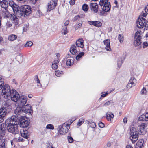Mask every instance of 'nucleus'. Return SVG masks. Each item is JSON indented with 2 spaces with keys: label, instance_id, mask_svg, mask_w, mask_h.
I'll list each match as a JSON object with an SVG mask.
<instances>
[{
  "label": "nucleus",
  "instance_id": "12",
  "mask_svg": "<svg viewBox=\"0 0 148 148\" xmlns=\"http://www.w3.org/2000/svg\"><path fill=\"white\" fill-rule=\"evenodd\" d=\"M22 119L20 121V127L22 128H25L29 126V122L27 121V118L25 116L21 118Z\"/></svg>",
  "mask_w": 148,
  "mask_h": 148
},
{
  "label": "nucleus",
  "instance_id": "24",
  "mask_svg": "<svg viewBox=\"0 0 148 148\" xmlns=\"http://www.w3.org/2000/svg\"><path fill=\"white\" fill-rule=\"evenodd\" d=\"M10 16L11 19L12 21L16 25L18 24V20L16 15L12 14H10Z\"/></svg>",
  "mask_w": 148,
  "mask_h": 148
},
{
  "label": "nucleus",
  "instance_id": "57",
  "mask_svg": "<svg viewBox=\"0 0 148 148\" xmlns=\"http://www.w3.org/2000/svg\"><path fill=\"white\" fill-rule=\"evenodd\" d=\"M5 116L1 115L0 116V123L3 122L4 120Z\"/></svg>",
  "mask_w": 148,
  "mask_h": 148
},
{
  "label": "nucleus",
  "instance_id": "26",
  "mask_svg": "<svg viewBox=\"0 0 148 148\" xmlns=\"http://www.w3.org/2000/svg\"><path fill=\"white\" fill-rule=\"evenodd\" d=\"M7 141L5 139L1 140L0 144V148H7Z\"/></svg>",
  "mask_w": 148,
  "mask_h": 148
},
{
  "label": "nucleus",
  "instance_id": "8",
  "mask_svg": "<svg viewBox=\"0 0 148 148\" xmlns=\"http://www.w3.org/2000/svg\"><path fill=\"white\" fill-rule=\"evenodd\" d=\"M58 0H51L47 5V12H49L51 10L53 9L56 6Z\"/></svg>",
  "mask_w": 148,
  "mask_h": 148
},
{
  "label": "nucleus",
  "instance_id": "39",
  "mask_svg": "<svg viewBox=\"0 0 148 148\" xmlns=\"http://www.w3.org/2000/svg\"><path fill=\"white\" fill-rule=\"evenodd\" d=\"M4 84V79L2 76L0 75V90L2 89Z\"/></svg>",
  "mask_w": 148,
  "mask_h": 148
},
{
  "label": "nucleus",
  "instance_id": "54",
  "mask_svg": "<svg viewBox=\"0 0 148 148\" xmlns=\"http://www.w3.org/2000/svg\"><path fill=\"white\" fill-rule=\"evenodd\" d=\"M148 46V44L147 42H144L143 43V47L144 48Z\"/></svg>",
  "mask_w": 148,
  "mask_h": 148
},
{
  "label": "nucleus",
  "instance_id": "60",
  "mask_svg": "<svg viewBox=\"0 0 148 148\" xmlns=\"http://www.w3.org/2000/svg\"><path fill=\"white\" fill-rule=\"evenodd\" d=\"M75 2V0H71L69 1V3L71 5H73L74 4Z\"/></svg>",
  "mask_w": 148,
  "mask_h": 148
},
{
  "label": "nucleus",
  "instance_id": "25",
  "mask_svg": "<svg viewBox=\"0 0 148 148\" xmlns=\"http://www.w3.org/2000/svg\"><path fill=\"white\" fill-rule=\"evenodd\" d=\"M4 125H0V136H3L6 133V129L4 127Z\"/></svg>",
  "mask_w": 148,
  "mask_h": 148
},
{
  "label": "nucleus",
  "instance_id": "48",
  "mask_svg": "<svg viewBox=\"0 0 148 148\" xmlns=\"http://www.w3.org/2000/svg\"><path fill=\"white\" fill-rule=\"evenodd\" d=\"M47 129L53 130L54 129L53 125L51 124H49L47 125L46 127Z\"/></svg>",
  "mask_w": 148,
  "mask_h": 148
},
{
  "label": "nucleus",
  "instance_id": "56",
  "mask_svg": "<svg viewBox=\"0 0 148 148\" xmlns=\"http://www.w3.org/2000/svg\"><path fill=\"white\" fill-rule=\"evenodd\" d=\"M68 141L70 143H71L73 142V139L72 137L70 136H68Z\"/></svg>",
  "mask_w": 148,
  "mask_h": 148
},
{
  "label": "nucleus",
  "instance_id": "6",
  "mask_svg": "<svg viewBox=\"0 0 148 148\" xmlns=\"http://www.w3.org/2000/svg\"><path fill=\"white\" fill-rule=\"evenodd\" d=\"M10 88V86L7 84L5 85L2 90V95L6 99H7L10 95L11 91Z\"/></svg>",
  "mask_w": 148,
  "mask_h": 148
},
{
  "label": "nucleus",
  "instance_id": "42",
  "mask_svg": "<svg viewBox=\"0 0 148 148\" xmlns=\"http://www.w3.org/2000/svg\"><path fill=\"white\" fill-rule=\"evenodd\" d=\"M89 126L92 128H95L96 127V124L94 122L90 123L89 121H87V122Z\"/></svg>",
  "mask_w": 148,
  "mask_h": 148
},
{
  "label": "nucleus",
  "instance_id": "13",
  "mask_svg": "<svg viewBox=\"0 0 148 148\" xmlns=\"http://www.w3.org/2000/svg\"><path fill=\"white\" fill-rule=\"evenodd\" d=\"M18 116H13L10 119H7L6 122L8 124L11 123V124L12 123H17V120H18Z\"/></svg>",
  "mask_w": 148,
  "mask_h": 148
},
{
  "label": "nucleus",
  "instance_id": "3",
  "mask_svg": "<svg viewBox=\"0 0 148 148\" xmlns=\"http://www.w3.org/2000/svg\"><path fill=\"white\" fill-rule=\"evenodd\" d=\"M147 16V14L144 12L140 15L138 21L136 23V25L139 28H143L146 23V20L145 18Z\"/></svg>",
  "mask_w": 148,
  "mask_h": 148
},
{
  "label": "nucleus",
  "instance_id": "55",
  "mask_svg": "<svg viewBox=\"0 0 148 148\" xmlns=\"http://www.w3.org/2000/svg\"><path fill=\"white\" fill-rule=\"evenodd\" d=\"M143 114L144 115L145 120L148 121V113H146Z\"/></svg>",
  "mask_w": 148,
  "mask_h": 148
},
{
  "label": "nucleus",
  "instance_id": "30",
  "mask_svg": "<svg viewBox=\"0 0 148 148\" xmlns=\"http://www.w3.org/2000/svg\"><path fill=\"white\" fill-rule=\"evenodd\" d=\"M7 109L4 107H2L0 109V116H5L7 112Z\"/></svg>",
  "mask_w": 148,
  "mask_h": 148
},
{
  "label": "nucleus",
  "instance_id": "10",
  "mask_svg": "<svg viewBox=\"0 0 148 148\" xmlns=\"http://www.w3.org/2000/svg\"><path fill=\"white\" fill-rule=\"evenodd\" d=\"M20 96L18 92L15 90L12 89L11 91V95L9 97H10L11 100L13 101L16 102Z\"/></svg>",
  "mask_w": 148,
  "mask_h": 148
},
{
  "label": "nucleus",
  "instance_id": "27",
  "mask_svg": "<svg viewBox=\"0 0 148 148\" xmlns=\"http://www.w3.org/2000/svg\"><path fill=\"white\" fill-rule=\"evenodd\" d=\"M0 4L2 8H6L8 6V2L6 0H0Z\"/></svg>",
  "mask_w": 148,
  "mask_h": 148
},
{
  "label": "nucleus",
  "instance_id": "61",
  "mask_svg": "<svg viewBox=\"0 0 148 148\" xmlns=\"http://www.w3.org/2000/svg\"><path fill=\"white\" fill-rule=\"evenodd\" d=\"M7 27H10L12 26V24L9 22H7L6 23Z\"/></svg>",
  "mask_w": 148,
  "mask_h": 148
},
{
  "label": "nucleus",
  "instance_id": "28",
  "mask_svg": "<svg viewBox=\"0 0 148 148\" xmlns=\"http://www.w3.org/2000/svg\"><path fill=\"white\" fill-rule=\"evenodd\" d=\"M144 143L143 140L142 139L139 140L136 144L135 148H143Z\"/></svg>",
  "mask_w": 148,
  "mask_h": 148
},
{
  "label": "nucleus",
  "instance_id": "31",
  "mask_svg": "<svg viewBox=\"0 0 148 148\" xmlns=\"http://www.w3.org/2000/svg\"><path fill=\"white\" fill-rule=\"evenodd\" d=\"M110 8V3H108L107 4H105L104 5L103 8V10L105 12H108L109 11Z\"/></svg>",
  "mask_w": 148,
  "mask_h": 148
},
{
  "label": "nucleus",
  "instance_id": "19",
  "mask_svg": "<svg viewBox=\"0 0 148 148\" xmlns=\"http://www.w3.org/2000/svg\"><path fill=\"white\" fill-rule=\"evenodd\" d=\"M104 43L106 46L105 49L107 51H111V49L110 48V40L109 39H106L104 40Z\"/></svg>",
  "mask_w": 148,
  "mask_h": 148
},
{
  "label": "nucleus",
  "instance_id": "58",
  "mask_svg": "<svg viewBox=\"0 0 148 148\" xmlns=\"http://www.w3.org/2000/svg\"><path fill=\"white\" fill-rule=\"evenodd\" d=\"M29 29V26L28 25H26L25 27H23V31L25 32L27 29Z\"/></svg>",
  "mask_w": 148,
  "mask_h": 148
},
{
  "label": "nucleus",
  "instance_id": "62",
  "mask_svg": "<svg viewBox=\"0 0 148 148\" xmlns=\"http://www.w3.org/2000/svg\"><path fill=\"white\" fill-rule=\"evenodd\" d=\"M69 21L68 20H67L65 22V23H64V27H67V26L69 25Z\"/></svg>",
  "mask_w": 148,
  "mask_h": 148
},
{
  "label": "nucleus",
  "instance_id": "50",
  "mask_svg": "<svg viewBox=\"0 0 148 148\" xmlns=\"http://www.w3.org/2000/svg\"><path fill=\"white\" fill-rule=\"evenodd\" d=\"M144 117V115H143H143H142L138 118V120L140 121L145 120V119Z\"/></svg>",
  "mask_w": 148,
  "mask_h": 148
},
{
  "label": "nucleus",
  "instance_id": "4",
  "mask_svg": "<svg viewBox=\"0 0 148 148\" xmlns=\"http://www.w3.org/2000/svg\"><path fill=\"white\" fill-rule=\"evenodd\" d=\"M7 129L9 132L14 134H18L19 132L17 123L11 124L9 123L7 125Z\"/></svg>",
  "mask_w": 148,
  "mask_h": 148
},
{
  "label": "nucleus",
  "instance_id": "5",
  "mask_svg": "<svg viewBox=\"0 0 148 148\" xmlns=\"http://www.w3.org/2000/svg\"><path fill=\"white\" fill-rule=\"evenodd\" d=\"M69 124L66 123H64L62 125H60L58 128V132L60 134L62 135L66 133L69 128Z\"/></svg>",
  "mask_w": 148,
  "mask_h": 148
},
{
  "label": "nucleus",
  "instance_id": "63",
  "mask_svg": "<svg viewBox=\"0 0 148 148\" xmlns=\"http://www.w3.org/2000/svg\"><path fill=\"white\" fill-rule=\"evenodd\" d=\"M123 122L124 124H126L127 121V119L126 117H125L123 120Z\"/></svg>",
  "mask_w": 148,
  "mask_h": 148
},
{
  "label": "nucleus",
  "instance_id": "53",
  "mask_svg": "<svg viewBox=\"0 0 148 148\" xmlns=\"http://www.w3.org/2000/svg\"><path fill=\"white\" fill-rule=\"evenodd\" d=\"M99 126L100 128H103L105 126L104 124L101 122H100L99 123Z\"/></svg>",
  "mask_w": 148,
  "mask_h": 148
},
{
  "label": "nucleus",
  "instance_id": "18",
  "mask_svg": "<svg viewBox=\"0 0 148 148\" xmlns=\"http://www.w3.org/2000/svg\"><path fill=\"white\" fill-rule=\"evenodd\" d=\"M88 23L91 25H92L97 27H100L102 25L101 23L99 21H90L88 22Z\"/></svg>",
  "mask_w": 148,
  "mask_h": 148
},
{
  "label": "nucleus",
  "instance_id": "47",
  "mask_svg": "<svg viewBox=\"0 0 148 148\" xmlns=\"http://www.w3.org/2000/svg\"><path fill=\"white\" fill-rule=\"evenodd\" d=\"M84 122V119L81 118L79 120L78 122L77 123V125L80 126Z\"/></svg>",
  "mask_w": 148,
  "mask_h": 148
},
{
  "label": "nucleus",
  "instance_id": "35",
  "mask_svg": "<svg viewBox=\"0 0 148 148\" xmlns=\"http://www.w3.org/2000/svg\"><path fill=\"white\" fill-rule=\"evenodd\" d=\"M17 38L16 35L12 34L8 36V40L11 41H13L15 40Z\"/></svg>",
  "mask_w": 148,
  "mask_h": 148
},
{
  "label": "nucleus",
  "instance_id": "59",
  "mask_svg": "<svg viewBox=\"0 0 148 148\" xmlns=\"http://www.w3.org/2000/svg\"><path fill=\"white\" fill-rule=\"evenodd\" d=\"M108 94V92H103L101 93V97H104L106 96V95H107Z\"/></svg>",
  "mask_w": 148,
  "mask_h": 148
},
{
  "label": "nucleus",
  "instance_id": "11",
  "mask_svg": "<svg viewBox=\"0 0 148 148\" xmlns=\"http://www.w3.org/2000/svg\"><path fill=\"white\" fill-rule=\"evenodd\" d=\"M15 114L17 115V116H19L18 118L19 119L24 117V111L22 107H19L16 108L14 111Z\"/></svg>",
  "mask_w": 148,
  "mask_h": 148
},
{
  "label": "nucleus",
  "instance_id": "52",
  "mask_svg": "<svg viewBox=\"0 0 148 148\" xmlns=\"http://www.w3.org/2000/svg\"><path fill=\"white\" fill-rule=\"evenodd\" d=\"M112 103V102L111 101H109L106 102L104 105L103 106H108L111 104Z\"/></svg>",
  "mask_w": 148,
  "mask_h": 148
},
{
  "label": "nucleus",
  "instance_id": "15",
  "mask_svg": "<svg viewBox=\"0 0 148 148\" xmlns=\"http://www.w3.org/2000/svg\"><path fill=\"white\" fill-rule=\"evenodd\" d=\"M22 108L24 111L25 113L31 114L32 112L31 106L29 104H27L25 106L22 107Z\"/></svg>",
  "mask_w": 148,
  "mask_h": 148
},
{
  "label": "nucleus",
  "instance_id": "36",
  "mask_svg": "<svg viewBox=\"0 0 148 148\" xmlns=\"http://www.w3.org/2000/svg\"><path fill=\"white\" fill-rule=\"evenodd\" d=\"M82 21H80L79 23H77L75 25V30H78L79 29L81 28L82 26Z\"/></svg>",
  "mask_w": 148,
  "mask_h": 148
},
{
  "label": "nucleus",
  "instance_id": "32",
  "mask_svg": "<svg viewBox=\"0 0 148 148\" xmlns=\"http://www.w3.org/2000/svg\"><path fill=\"white\" fill-rule=\"evenodd\" d=\"M137 83V81L136 78L134 77H131L130 79V84L131 85V86L130 88L132 86H135Z\"/></svg>",
  "mask_w": 148,
  "mask_h": 148
},
{
  "label": "nucleus",
  "instance_id": "9",
  "mask_svg": "<svg viewBox=\"0 0 148 148\" xmlns=\"http://www.w3.org/2000/svg\"><path fill=\"white\" fill-rule=\"evenodd\" d=\"M8 4H9V6L12 8L14 14L16 15L19 16V15L18 14H19V12H20L19 11V6L12 1H9Z\"/></svg>",
  "mask_w": 148,
  "mask_h": 148
},
{
  "label": "nucleus",
  "instance_id": "7",
  "mask_svg": "<svg viewBox=\"0 0 148 148\" xmlns=\"http://www.w3.org/2000/svg\"><path fill=\"white\" fill-rule=\"evenodd\" d=\"M27 100V96L25 95L20 96L16 102L19 107H22L26 103Z\"/></svg>",
  "mask_w": 148,
  "mask_h": 148
},
{
  "label": "nucleus",
  "instance_id": "22",
  "mask_svg": "<svg viewBox=\"0 0 148 148\" xmlns=\"http://www.w3.org/2000/svg\"><path fill=\"white\" fill-rule=\"evenodd\" d=\"M20 133L21 136L26 139L28 138V137L29 135L28 131L26 130H23L21 131Z\"/></svg>",
  "mask_w": 148,
  "mask_h": 148
},
{
  "label": "nucleus",
  "instance_id": "49",
  "mask_svg": "<svg viewBox=\"0 0 148 148\" xmlns=\"http://www.w3.org/2000/svg\"><path fill=\"white\" fill-rule=\"evenodd\" d=\"M33 44L32 42L31 41H28L26 43L25 46V47H30Z\"/></svg>",
  "mask_w": 148,
  "mask_h": 148
},
{
  "label": "nucleus",
  "instance_id": "43",
  "mask_svg": "<svg viewBox=\"0 0 148 148\" xmlns=\"http://www.w3.org/2000/svg\"><path fill=\"white\" fill-rule=\"evenodd\" d=\"M82 18L79 15H77L73 19V21H76L77 20L78 21H82Z\"/></svg>",
  "mask_w": 148,
  "mask_h": 148
},
{
  "label": "nucleus",
  "instance_id": "37",
  "mask_svg": "<svg viewBox=\"0 0 148 148\" xmlns=\"http://www.w3.org/2000/svg\"><path fill=\"white\" fill-rule=\"evenodd\" d=\"M66 64L68 66H71L73 64V59H67Z\"/></svg>",
  "mask_w": 148,
  "mask_h": 148
},
{
  "label": "nucleus",
  "instance_id": "1",
  "mask_svg": "<svg viewBox=\"0 0 148 148\" xmlns=\"http://www.w3.org/2000/svg\"><path fill=\"white\" fill-rule=\"evenodd\" d=\"M147 127V124L143 123L138 127V130L134 127H132L130 129V140L133 143H135L138 139V134L143 135L146 132V128Z\"/></svg>",
  "mask_w": 148,
  "mask_h": 148
},
{
  "label": "nucleus",
  "instance_id": "16",
  "mask_svg": "<svg viewBox=\"0 0 148 148\" xmlns=\"http://www.w3.org/2000/svg\"><path fill=\"white\" fill-rule=\"evenodd\" d=\"M1 14L2 16L4 17V18H8L10 15V13L7 10V8H2L1 9Z\"/></svg>",
  "mask_w": 148,
  "mask_h": 148
},
{
  "label": "nucleus",
  "instance_id": "44",
  "mask_svg": "<svg viewBox=\"0 0 148 148\" xmlns=\"http://www.w3.org/2000/svg\"><path fill=\"white\" fill-rule=\"evenodd\" d=\"M68 33L67 27H64L62 30V33L64 35H66Z\"/></svg>",
  "mask_w": 148,
  "mask_h": 148
},
{
  "label": "nucleus",
  "instance_id": "41",
  "mask_svg": "<svg viewBox=\"0 0 148 148\" xmlns=\"http://www.w3.org/2000/svg\"><path fill=\"white\" fill-rule=\"evenodd\" d=\"M63 72L60 71L58 70L55 71V75L58 77L61 76L63 74Z\"/></svg>",
  "mask_w": 148,
  "mask_h": 148
},
{
  "label": "nucleus",
  "instance_id": "45",
  "mask_svg": "<svg viewBox=\"0 0 148 148\" xmlns=\"http://www.w3.org/2000/svg\"><path fill=\"white\" fill-rule=\"evenodd\" d=\"M118 39L120 43H122L123 42L124 39L123 35V34H119Z\"/></svg>",
  "mask_w": 148,
  "mask_h": 148
},
{
  "label": "nucleus",
  "instance_id": "2",
  "mask_svg": "<svg viewBox=\"0 0 148 148\" xmlns=\"http://www.w3.org/2000/svg\"><path fill=\"white\" fill-rule=\"evenodd\" d=\"M19 15H17L18 17H21L23 16H25V15L28 16L32 12L31 7L28 5H23L21 8V10L19 9Z\"/></svg>",
  "mask_w": 148,
  "mask_h": 148
},
{
  "label": "nucleus",
  "instance_id": "20",
  "mask_svg": "<svg viewBox=\"0 0 148 148\" xmlns=\"http://www.w3.org/2000/svg\"><path fill=\"white\" fill-rule=\"evenodd\" d=\"M78 50L75 45H73L70 47V51L73 55H75L77 53Z\"/></svg>",
  "mask_w": 148,
  "mask_h": 148
},
{
  "label": "nucleus",
  "instance_id": "17",
  "mask_svg": "<svg viewBox=\"0 0 148 148\" xmlns=\"http://www.w3.org/2000/svg\"><path fill=\"white\" fill-rule=\"evenodd\" d=\"M143 34L140 30L137 31L135 33L134 39L141 40Z\"/></svg>",
  "mask_w": 148,
  "mask_h": 148
},
{
  "label": "nucleus",
  "instance_id": "34",
  "mask_svg": "<svg viewBox=\"0 0 148 148\" xmlns=\"http://www.w3.org/2000/svg\"><path fill=\"white\" fill-rule=\"evenodd\" d=\"M142 43V40L134 39L133 44L135 46H138L140 45Z\"/></svg>",
  "mask_w": 148,
  "mask_h": 148
},
{
  "label": "nucleus",
  "instance_id": "64",
  "mask_svg": "<svg viewBox=\"0 0 148 148\" xmlns=\"http://www.w3.org/2000/svg\"><path fill=\"white\" fill-rule=\"evenodd\" d=\"M145 11L146 13L148 14V5L145 8Z\"/></svg>",
  "mask_w": 148,
  "mask_h": 148
},
{
  "label": "nucleus",
  "instance_id": "40",
  "mask_svg": "<svg viewBox=\"0 0 148 148\" xmlns=\"http://www.w3.org/2000/svg\"><path fill=\"white\" fill-rule=\"evenodd\" d=\"M84 52H81L79 53V54L76 57V59L77 61H79L80 58H82V56H84Z\"/></svg>",
  "mask_w": 148,
  "mask_h": 148
},
{
  "label": "nucleus",
  "instance_id": "23",
  "mask_svg": "<svg viewBox=\"0 0 148 148\" xmlns=\"http://www.w3.org/2000/svg\"><path fill=\"white\" fill-rule=\"evenodd\" d=\"M10 16L11 19L12 21L16 25L18 24V20L16 15L12 14H10Z\"/></svg>",
  "mask_w": 148,
  "mask_h": 148
},
{
  "label": "nucleus",
  "instance_id": "51",
  "mask_svg": "<svg viewBox=\"0 0 148 148\" xmlns=\"http://www.w3.org/2000/svg\"><path fill=\"white\" fill-rule=\"evenodd\" d=\"M141 93L142 94H146V90L145 88H143L142 90Z\"/></svg>",
  "mask_w": 148,
  "mask_h": 148
},
{
  "label": "nucleus",
  "instance_id": "46",
  "mask_svg": "<svg viewBox=\"0 0 148 148\" xmlns=\"http://www.w3.org/2000/svg\"><path fill=\"white\" fill-rule=\"evenodd\" d=\"M82 8L84 11H87L88 9V5L86 4H84L82 6Z\"/></svg>",
  "mask_w": 148,
  "mask_h": 148
},
{
  "label": "nucleus",
  "instance_id": "21",
  "mask_svg": "<svg viewBox=\"0 0 148 148\" xmlns=\"http://www.w3.org/2000/svg\"><path fill=\"white\" fill-rule=\"evenodd\" d=\"M83 42L84 40L82 38L77 40L76 42L77 47H80L82 48H83L84 47Z\"/></svg>",
  "mask_w": 148,
  "mask_h": 148
},
{
  "label": "nucleus",
  "instance_id": "29",
  "mask_svg": "<svg viewBox=\"0 0 148 148\" xmlns=\"http://www.w3.org/2000/svg\"><path fill=\"white\" fill-rule=\"evenodd\" d=\"M106 118L108 121H111L114 116V115L112 112H108L106 114Z\"/></svg>",
  "mask_w": 148,
  "mask_h": 148
},
{
  "label": "nucleus",
  "instance_id": "14",
  "mask_svg": "<svg viewBox=\"0 0 148 148\" xmlns=\"http://www.w3.org/2000/svg\"><path fill=\"white\" fill-rule=\"evenodd\" d=\"M90 8L92 12L97 13L98 11V6L96 3H91L90 4Z\"/></svg>",
  "mask_w": 148,
  "mask_h": 148
},
{
  "label": "nucleus",
  "instance_id": "33",
  "mask_svg": "<svg viewBox=\"0 0 148 148\" xmlns=\"http://www.w3.org/2000/svg\"><path fill=\"white\" fill-rule=\"evenodd\" d=\"M59 62V60L58 59L57 60H55L53 62L52 65V67L53 69H56L57 68Z\"/></svg>",
  "mask_w": 148,
  "mask_h": 148
},
{
  "label": "nucleus",
  "instance_id": "38",
  "mask_svg": "<svg viewBox=\"0 0 148 148\" xmlns=\"http://www.w3.org/2000/svg\"><path fill=\"white\" fill-rule=\"evenodd\" d=\"M108 0H100L99 5L101 6H104L105 4L108 3Z\"/></svg>",
  "mask_w": 148,
  "mask_h": 148
}]
</instances>
